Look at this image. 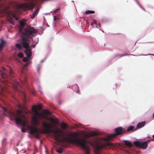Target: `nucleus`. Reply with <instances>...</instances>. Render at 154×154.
<instances>
[{"label":"nucleus","mask_w":154,"mask_h":154,"mask_svg":"<svg viewBox=\"0 0 154 154\" xmlns=\"http://www.w3.org/2000/svg\"><path fill=\"white\" fill-rule=\"evenodd\" d=\"M134 127L133 126H130L128 127V128L127 129V130L128 131H130L133 130L134 129Z\"/></svg>","instance_id":"nucleus-24"},{"label":"nucleus","mask_w":154,"mask_h":154,"mask_svg":"<svg viewBox=\"0 0 154 154\" xmlns=\"http://www.w3.org/2000/svg\"><path fill=\"white\" fill-rule=\"evenodd\" d=\"M153 138L151 139L152 140H154V134L152 135Z\"/></svg>","instance_id":"nucleus-35"},{"label":"nucleus","mask_w":154,"mask_h":154,"mask_svg":"<svg viewBox=\"0 0 154 154\" xmlns=\"http://www.w3.org/2000/svg\"><path fill=\"white\" fill-rule=\"evenodd\" d=\"M93 23H94V24H95L96 25H97V23H96V22L95 21H94V20L93 21V22H92V23H91V26H92L93 25Z\"/></svg>","instance_id":"nucleus-31"},{"label":"nucleus","mask_w":154,"mask_h":154,"mask_svg":"<svg viewBox=\"0 0 154 154\" xmlns=\"http://www.w3.org/2000/svg\"><path fill=\"white\" fill-rule=\"evenodd\" d=\"M94 13V11L91 10L86 11L84 13V14H93Z\"/></svg>","instance_id":"nucleus-21"},{"label":"nucleus","mask_w":154,"mask_h":154,"mask_svg":"<svg viewBox=\"0 0 154 154\" xmlns=\"http://www.w3.org/2000/svg\"><path fill=\"white\" fill-rule=\"evenodd\" d=\"M154 55V54H148V55H144V56H146V55Z\"/></svg>","instance_id":"nucleus-34"},{"label":"nucleus","mask_w":154,"mask_h":154,"mask_svg":"<svg viewBox=\"0 0 154 154\" xmlns=\"http://www.w3.org/2000/svg\"><path fill=\"white\" fill-rule=\"evenodd\" d=\"M60 126L61 128L64 130L65 129L67 128V125L64 123H62L60 125Z\"/></svg>","instance_id":"nucleus-20"},{"label":"nucleus","mask_w":154,"mask_h":154,"mask_svg":"<svg viewBox=\"0 0 154 154\" xmlns=\"http://www.w3.org/2000/svg\"><path fill=\"white\" fill-rule=\"evenodd\" d=\"M47 151V150H45V152H46Z\"/></svg>","instance_id":"nucleus-44"},{"label":"nucleus","mask_w":154,"mask_h":154,"mask_svg":"<svg viewBox=\"0 0 154 154\" xmlns=\"http://www.w3.org/2000/svg\"><path fill=\"white\" fill-rule=\"evenodd\" d=\"M37 31L36 30L34 29L32 27L29 26V38L31 35H32V40L33 42L32 45H29V63H30L31 60L32 58L31 57L32 56V53L31 51V48L32 47L34 48L36 44L38 42V38L37 37H35V36L37 35ZM30 40H29V41Z\"/></svg>","instance_id":"nucleus-5"},{"label":"nucleus","mask_w":154,"mask_h":154,"mask_svg":"<svg viewBox=\"0 0 154 154\" xmlns=\"http://www.w3.org/2000/svg\"><path fill=\"white\" fill-rule=\"evenodd\" d=\"M145 123L146 122L145 121L139 122L137 125L136 127L138 128H141L144 126Z\"/></svg>","instance_id":"nucleus-13"},{"label":"nucleus","mask_w":154,"mask_h":154,"mask_svg":"<svg viewBox=\"0 0 154 154\" xmlns=\"http://www.w3.org/2000/svg\"><path fill=\"white\" fill-rule=\"evenodd\" d=\"M0 73L1 76L2 78V79H1L0 81L2 84L1 86V91L0 92V99L1 100L2 98L1 97L3 95L4 92H6L8 93L9 92L10 87L7 84L8 82L5 79H4V78H5L7 77V74L4 72H1Z\"/></svg>","instance_id":"nucleus-7"},{"label":"nucleus","mask_w":154,"mask_h":154,"mask_svg":"<svg viewBox=\"0 0 154 154\" xmlns=\"http://www.w3.org/2000/svg\"><path fill=\"white\" fill-rule=\"evenodd\" d=\"M29 64V61L28 62H27V63H26L25 65H24V67H26V66H27Z\"/></svg>","instance_id":"nucleus-33"},{"label":"nucleus","mask_w":154,"mask_h":154,"mask_svg":"<svg viewBox=\"0 0 154 154\" xmlns=\"http://www.w3.org/2000/svg\"><path fill=\"white\" fill-rule=\"evenodd\" d=\"M8 21L12 25H14V18L12 17H9L8 19Z\"/></svg>","instance_id":"nucleus-18"},{"label":"nucleus","mask_w":154,"mask_h":154,"mask_svg":"<svg viewBox=\"0 0 154 154\" xmlns=\"http://www.w3.org/2000/svg\"><path fill=\"white\" fill-rule=\"evenodd\" d=\"M97 133L95 131L91 132L87 134V135L88 137L94 136L96 135Z\"/></svg>","instance_id":"nucleus-15"},{"label":"nucleus","mask_w":154,"mask_h":154,"mask_svg":"<svg viewBox=\"0 0 154 154\" xmlns=\"http://www.w3.org/2000/svg\"><path fill=\"white\" fill-rule=\"evenodd\" d=\"M72 89L73 90L77 93H79V87L77 85H75L73 86Z\"/></svg>","instance_id":"nucleus-14"},{"label":"nucleus","mask_w":154,"mask_h":154,"mask_svg":"<svg viewBox=\"0 0 154 154\" xmlns=\"http://www.w3.org/2000/svg\"><path fill=\"white\" fill-rule=\"evenodd\" d=\"M38 91H39L40 92V93L41 94H42V93L41 91L40 90V89H38Z\"/></svg>","instance_id":"nucleus-38"},{"label":"nucleus","mask_w":154,"mask_h":154,"mask_svg":"<svg viewBox=\"0 0 154 154\" xmlns=\"http://www.w3.org/2000/svg\"><path fill=\"white\" fill-rule=\"evenodd\" d=\"M56 151L60 153H61L62 152V150L61 149H58L56 150Z\"/></svg>","instance_id":"nucleus-28"},{"label":"nucleus","mask_w":154,"mask_h":154,"mask_svg":"<svg viewBox=\"0 0 154 154\" xmlns=\"http://www.w3.org/2000/svg\"><path fill=\"white\" fill-rule=\"evenodd\" d=\"M43 112L44 114L47 115H50L51 114V113L49 111L46 109L44 110L43 111Z\"/></svg>","instance_id":"nucleus-23"},{"label":"nucleus","mask_w":154,"mask_h":154,"mask_svg":"<svg viewBox=\"0 0 154 154\" xmlns=\"http://www.w3.org/2000/svg\"><path fill=\"white\" fill-rule=\"evenodd\" d=\"M17 113L18 117L15 119L16 123L17 125H21L23 126H25L27 125V128L29 129V125L28 124L27 119L23 111L18 109L17 110Z\"/></svg>","instance_id":"nucleus-6"},{"label":"nucleus","mask_w":154,"mask_h":154,"mask_svg":"<svg viewBox=\"0 0 154 154\" xmlns=\"http://www.w3.org/2000/svg\"><path fill=\"white\" fill-rule=\"evenodd\" d=\"M146 141L143 142L141 140H137L134 142V144L137 147H139L143 149H146L148 146V144Z\"/></svg>","instance_id":"nucleus-11"},{"label":"nucleus","mask_w":154,"mask_h":154,"mask_svg":"<svg viewBox=\"0 0 154 154\" xmlns=\"http://www.w3.org/2000/svg\"><path fill=\"white\" fill-rule=\"evenodd\" d=\"M45 14H49V13H45Z\"/></svg>","instance_id":"nucleus-42"},{"label":"nucleus","mask_w":154,"mask_h":154,"mask_svg":"<svg viewBox=\"0 0 154 154\" xmlns=\"http://www.w3.org/2000/svg\"><path fill=\"white\" fill-rule=\"evenodd\" d=\"M137 3L139 5L141 8L143 10L145 11V9L139 4L138 2L137 1V0H135Z\"/></svg>","instance_id":"nucleus-29"},{"label":"nucleus","mask_w":154,"mask_h":154,"mask_svg":"<svg viewBox=\"0 0 154 154\" xmlns=\"http://www.w3.org/2000/svg\"><path fill=\"white\" fill-rule=\"evenodd\" d=\"M134 55L133 54H122V55H119V57H121L124 56H126V55Z\"/></svg>","instance_id":"nucleus-27"},{"label":"nucleus","mask_w":154,"mask_h":154,"mask_svg":"<svg viewBox=\"0 0 154 154\" xmlns=\"http://www.w3.org/2000/svg\"><path fill=\"white\" fill-rule=\"evenodd\" d=\"M19 83L17 81H15L13 83V86L15 90H17Z\"/></svg>","instance_id":"nucleus-17"},{"label":"nucleus","mask_w":154,"mask_h":154,"mask_svg":"<svg viewBox=\"0 0 154 154\" xmlns=\"http://www.w3.org/2000/svg\"><path fill=\"white\" fill-rule=\"evenodd\" d=\"M42 126L44 128H46L47 129V133H48L50 132H52L53 134V135L55 138V135H58L57 133L59 132H62V131L59 129L57 130H51V129L53 127V125L51 124H48L46 122H43L42 123Z\"/></svg>","instance_id":"nucleus-9"},{"label":"nucleus","mask_w":154,"mask_h":154,"mask_svg":"<svg viewBox=\"0 0 154 154\" xmlns=\"http://www.w3.org/2000/svg\"><path fill=\"white\" fill-rule=\"evenodd\" d=\"M68 137H66L63 133L55 135V140L57 141L60 137H62L64 140H67L72 143L76 144L77 146H80L84 150L85 154H89V149L88 145H91V142L88 141L85 139H80L75 137L73 133L69 134Z\"/></svg>","instance_id":"nucleus-2"},{"label":"nucleus","mask_w":154,"mask_h":154,"mask_svg":"<svg viewBox=\"0 0 154 154\" xmlns=\"http://www.w3.org/2000/svg\"><path fill=\"white\" fill-rule=\"evenodd\" d=\"M27 60V58L24 57L23 59V61L24 62H26Z\"/></svg>","instance_id":"nucleus-30"},{"label":"nucleus","mask_w":154,"mask_h":154,"mask_svg":"<svg viewBox=\"0 0 154 154\" xmlns=\"http://www.w3.org/2000/svg\"><path fill=\"white\" fill-rule=\"evenodd\" d=\"M32 11H34V12L31 15V18L32 19L34 18L35 16L37 15L39 11V8H38L36 5L34 3L31 4L29 2V10Z\"/></svg>","instance_id":"nucleus-10"},{"label":"nucleus","mask_w":154,"mask_h":154,"mask_svg":"<svg viewBox=\"0 0 154 154\" xmlns=\"http://www.w3.org/2000/svg\"><path fill=\"white\" fill-rule=\"evenodd\" d=\"M1 42L0 43V51H1L5 44V42L3 39H1Z\"/></svg>","instance_id":"nucleus-19"},{"label":"nucleus","mask_w":154,"mask_h":154,"mask_svg":"<svg viewBox=\"0 0 154 154\" xmlns=\"http://www.w3.org/2000/svg\"><path fill=\"white\" fill-rule=\"evenodd\" d=\"M16 47L19 49L21 50L22 49V46L21 44H17L16 45Z\"/></svg>","instance_id":"nucleus-22"},{"label":"nucleus","mask_w":154,"mask_h":154,"mask_svg":"<svg viewBox=\"0 0 154 154\" xmlns=\"http://www.w3.org/2000/svg\"><path fill=\"white\" fill-rule=\"evenodd\" d=\"M56 19V16H55L54 17V20H55Z\"/></svg>","instance_id":"nucleus-39"},{"label":"nucleus","mask_w":154,"mask_h":154,"mask_svg":"<svg viewBox=\"0 0 154 154\" xmlns=\"http://www.w3.org/2000/svg\"><path fill=\"white\" fill-rule=\"evenodd\" d=\"M124 142L126 145L129 147H131L132 146V143L130 141L128 140H125L124 141Z\"/></svg>","instance_id":"nucleus-16"},{"label":"nucleus","mask_w":154,"mask_h":154,"mask_svg":"<svg viewBox=\"0 0 154 154\" xmlns=\"http://www.w3.org/2000/svg\"><path fill=\"white\" fill-rule=\"evenodd\" d=\"M17 55L19 57L21 58H23V53H22L21 52L19 53Z\"/></svg>","instance_id":"nucleus-25"},{"label":"nucleus","mask_w":154,"mask_h":154,"mask_svg":"<svg viewBox=\"0 0 154 154\" xmlns=\"http://www.w3.org/2000/svg\"><path fill=\"white\" fill-rule=\"evenodd\" d=\"M153 117H154V113H153Z\"/></svg>","instance_id":"nucleus-43"},{"label":"nucleus","mask_w":154,"mask_h":154,"mask_svg":"<svg viewBox=\"0 0 154 154\" xmlns=\"http://www.w3.org/2000/svg\"><path fill=\"white\" fill-rule=\"evenodd\" d=\"M42 66V65H38L37 72L38 73H39V70Z\"/></svg>","instance_id":"nucleus-26"},{"label":"nucleus","mask_w":154,"mask_h":154,"mask_svg":"<svg viewBox=\"0 0 154 154\" xmlns=\"http://www.w3.org/2000/svg\"><path fill=\"white\" fill-rule=\"evenodd\" d=\"M22 40L21 44L26 49L25 52L27 57L29 58V29L25 30L21 35Z\"/></svg>","instance_id":"nucleus-4"},{"label":"nucleus","mask_w":154,"mask_h":154,"mask_svg":"<svg viewBox=\"0 0 154 154\" xmlns=\"http://www.w3.org/2000/svg\"><path fill=\"white\" fill-rule=\"evenodd\" d=\"M25 21L24 20H22L20 21V25L19 27V32H22L23 28L25 26Z\"/></svg>","instance_id":"nucleus-12"},{"label":"nucleus","mask_w":154,"mask_h":154,"mask_svg":"<svg viewBox=\"0 0 154 154\" xmlns=\"http://www.w3.org/2000/svg\"><path fill=\"white\" fill-rule=\"evenodd\" d=\"M26 130L25 129H24L23 128H22L21 129V131L22 132H24L26 131Z\"/></svg>","instance_id":"nucleus-32"},{"label":"nucleus","mask_w":154,"mask_h":154,"mask_svg":"<svg viewBox=\"0 0 154 154\" xmlns=\"http://www.w3.org/2000/svg\"><path fill=\"white\" fill-rule=\"evenodd\" d=\"M115 132L108 134L106 137H101L100 139V142H94V144L91 142V145L94 147L96 154H100L99 153L101 150L105 147V145H107L111 148L114 147L115 144L109 142V140L113 137L120 135L123 133V129L122 128L119 127L115 129Z\"/></svg>","instance_id":"nucleus-1"},{"label":"nucleus","mask_w":154,"mask_h":154,"mask_svg":"<svg viewBox=\"0 0 154 154\" xmlns=\"http://www.w3.org/2000/svg\"><path fill=\"white\" fill-rule=\"evenodd\" d=\"M46 58H45V59H44V60H42L41 61V62H43V61L45 60L46 59Z\"/></svg>","instance_id":"nucleus-37"},{"label":"nucleus","mask_w":154,"mask_h":154,"mask_svg":"<svg viewBox=\"0 0 154 154\" xmlns=\"http://www.w3.org/2000/svg\"><path fill=\"white\" fill-rule=\"evenodd\" d=\"M29 8V3L28 2L17 5L16 6V9L15 11L11 12V14L15 18V20H18V18L16 16L17 14H21L20 11H25L28 10Z\"/></svg>","instance_id":"nucleus-8"},{"label":"nucleus","mask_w":154,"mask_h":154,"mask_svg":"<svg viewBox=\"0 0 154 154\" xmlns=\"http://www.w3.org/2000/svg\"><path fill=\"white\" fill-rule=\"evenodd\" d=\"M32 109L33 114L32 118V123L33 127L32 128L29 125V134H35L38 132V129L36 127L39 124L38 117L49 120L55 124H58V122L57 119H54L51 117H48L42 113L38 112L35 106H32Z\"/></svg>","instance_id":"nucleus-3"},{"label":"nucleus","mask_w":154,"mask_h":154,"mask_svg":"<svg viewBox=\"0 0 154 154\" xmlns=\"http://www.w3.org/2000/svg\"><path fill=\"white\" fill-rule=\"evenodd\" d=\"M39 108L40 109V108H42V107H41V106H39Z\"/></svg>","instance_id":"nucleus-40"},{"label":"nucleus","mask_w":154,"mask_h":154,"mask_svg":"<svg viewBox=\"0 0 154 154\" xmlns=\"http://www.w3.org/2000/svg\"><path fill=\"white\" fill-rule=\"evenodd\" d=\"M98 26H99V27H100V24H98Z\"/></svg>","instance_id":"nucleus-41"},{"label":"nucleus","mask_w":154,"mask_h":154,"mask_svg":"<svg viewBox=\"0 0 154 154\" xmlns=\"http://www.w3.org/2000/svg\"><path fill=\"white\" fill-rule=\"evenodd\" d=\"M0 106L2 108V109H3V111H4V107L0 105Z\"/></svg>","instance_id":"nucleus-36"}]
</instances>
